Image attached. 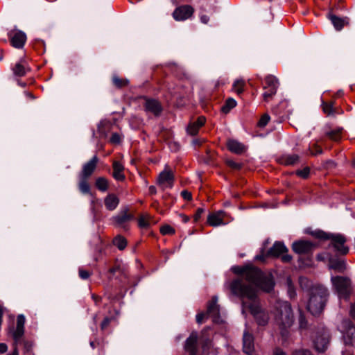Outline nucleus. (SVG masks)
<instances>
[{
	"instance_id": "1",
	"label": "nucleus",
	"mask_w": 355,
	"mask_h": 355,
	"mask_svg": "<svg viewBox=\"0 0 355 355\" xmlns=\"http://www.w3.org/2000/svg\"><path fill=\"white\" fill-rule=\"evenodd\" d=\"M232 270L234 273L241 277L230 283V290L234 295L241 298L246 297L252 301L250 306L251 313L259 326H265V312L261 309L259 302L256 301L258 289H264L265 278L263 272L257 268L250 266H234Z\"/></svg>"
},
{
	"instance_id": "2",
	"label": "nucleus",
	"mask_w": 355,
	"mask_h": 355,
	"mask_svg": "<svg viewBox=\"0 0 355 355\" xmlns=\"http://www.w3.org/2000/svg\"><path fill=\"white\" fill-rule=\"evenodd\" d=\"M275 303V311L274 313L277 324L282 329L281 334L284 339L288 336L286 329L293 323V313L291 304L288 302L276 300L275 297H270Z\"/></svg>"
},
{
	"instance_id": "3",
	"label": "nucleus",
	"mask_w": 355,
	"mask_h": 355,
	"mask_svg": "<svg viewBox=\"0 0 355 355\" xmlns=\"http://www.w3.org/2000/svg\"><path fill=\"white\" fill-rule=\"evenodd\" d=\"M305 232L316 239L329 240V247L333 248L340 255H346L349 252V247L346 245L347 239L343 234L327 233L321 230H313L311 228L306 229Z\"/></svg>"
},
{
	"instance_id": "4",
	"label": "nucleus",
	"mask_w": 355,
	"mask_h": 355,
	"mask_svg": "<svg viewBox=\"0 0 355 355\" xmlns=\"http://www.w3.org/2000/svg\"><path fill=\"white\" fill-rule=\"evenodd\" d=\"M328 296L329 292L327 288L319 284L315 285L309 293L308 310L313 315L320 314L325 306Z\"/></svg>"
},
{
	"instance_id": "5",
	"label": "nucleus",
	"mask_w": 355,
	"mask_h": 355,
	"mask_svg": "<svg viewBox=\"0 0 355 355\" xmlns=\"http://www.w3.org/2000/svg\"><path fill=\"white\" fill-rule=\"evenodd\" d=\"M333 287L338 296L341 298L348 299L352 291V282L349 278L343 276H336L331 278Z\"/></svg>"
},
{
	"instance_id": "6",
	"label": "nucleus",
	"mask_w": 355,
	"mask_h": 355,
	"mask_svg": "<svg viewBox=\"0 0 355 355\" xmlns=\"http://www.w3.org/2000/svg\"><path fill=\"white\" fill-rule=\"evenodd\" d=\"M135 219L134 214L128 207L122 208L115 216L112 217L113 224L127 231L129 230V223Z\"/></svg>"
},
{
	"instance_id": "7",
	"label": "nucleus",
	"mask_w": 355,
	"mask_h": 355,
	"mask_svg": "<svg viewBox=\"0 0 355 355\" xmlns=\"http://www.w3.org/2000/svg\"><path fill=\"white\" fill-rule=\"evenodd\" d=\"M174 175L171 169L166 166L162 171L157 180V184L162 189L171 188L173 185Z\"/></svg>"
},
{
	"instance_id": "8",
	"label": "nucleus",
	"mask_w": 355,
	"mask_h": 355,
	"mask_svg": "<svg viewBox=\"0 0 355 355\" xmlns=\"http://www.w3.org/2000/svg\"><path fill=\"white\" fill-rule=\"evenodd\" d=\"M329 334L326 330H322L315 334L313 337V343L317 351L324 352L329 344Z\"/></svg>"
},
{
	"instance_id": "9",
	"label": "nucleus",
	"mask_w": 355,
	"mask_h": 355,
	"mask_svg": "<svg viewBox=\"0 0 355 355\" xmlns=\"http://www.w3.org/2000/svg\"><path fill=\"white\" fill-rule=\"evenodd\" d=\"M315 248V244L311 241L304 240L295 241L292 244V250L299 254L311 253Z\"/></svg>"
},
{
	"instance_id": "10",
	"label": "nucleus",
	"mask_w": 355,
	"mask_h": 355,
	"mask_svg": "<svg viewBox=\"0 0 355 355\" xmlns=\"http://www.w3.org/2000/svg\"><path fill=\"white\" fill-rule=\"evenodd\" d=\"M194 9L191 6L183 5L175 9L173 12V17L176 21H184L193 16Z\"/></svg>"
},
{
	"instance_id": "11",
	"label": "nucleus",
	"mask_w": 355,
	"mask_h": 355,
	"mask_svg": "<svg viewBox=\"0 0 355 355\" xmlns=\"http://www.w3.org/2000/svg\"><path fill=\"white\" fill-rule=\"evenodd\" d=\"M341 327L345 343L351 345L353 338H355V325L349 320H344Z\"/></svg>"
},
{
	"instance_id": "12",
	"label": "nucleus",
	"mask_w": 355,
	"mask_h": 355,
	"mask_svg": "<svg viewBox=\"0 0 355 355\" xmlns=\"http://www.w3.org/2000/svg\"><path fill=\"white\" fill-rule=\"evenodd\" d=\"M11 44L17 49L22 48L26 40V34L21 31H11L8 34Z\"/></svg>"
},
{
	"instance_id": "13",
	"label": "nucleus",
	"mask_w": 355,
	"mask_h": 355,
	"mask_svg": "<svg viewBox=\"0 0 355 355\" xmlns=\"http://www.w3.org/2000/svg\"><path fill=\"white\" fill-rule=\"evenodd\" d=\"M225 216V212L221 210L211 213L208 215L207 223L212 227L225 225L227 223L224 221Z\"/></svg>"
},
{
	"instance_id": "14",
	"label": "nucleus",
	"mask_w": 355,
	"mask_h": 355,
	"mask_svg": "<svg viewBox=\"0 0 355 355\" xmlns=\"http://www.w3.org/2000/svg\"><path fill=\"white\" fill-rule=\"evenodd\" d=\"M98 162V158L97 157V156H94L89 162H87L83 166V169L80 176L87 178L90 177L94 172Z\"/></svg>"
},
{
	"instance_id": "15",
	"label": "nucleus",
	"mask_w": 355,
	"mask_h": 355,
	"mask_svg": "<svg viewBox=\"0 0 355 355\" xmlns=\"http://www.w3.org/2000/svg\"><path fill=\"white\" fill-rule=\"evenodd\" d=\"M218 297L214 296L208 303L207 315L212 318L214 322H217L219 318V306L217 304Z\"/></svg>"
},
{
	"instance_id": "16",
	"label": "nucleus",
	"mask_w": 355,
	"mask_h": 355,
	"mask_svg": "<svg viewBox=\"0 0 355 355\" xmlns=\"http://www.w3.org/2000/svg\"><path fill=\"white\" fill-rule=\"evenodd\" d=\"M243 350L248 355H253L254 353V340L253 337L249 333L245 331L243 337Z\"/></svg>"
},
{
	"instance_id": "17",
	"label": "nucleus",
	"mask_w": 355,
	"mask_h": 355,
	"mask_svg": "<svg viewBox=\"0 0 355 355\" xmlns=\"http://www.w3.org/2000/svg\"><path fill=\"white\" fill-rule=\"evenodd\" d=\"M227 147L230 151L238 155L242 154L246 150L245 146L235 139H228Z\"/></svg>"
},
{
	"instance_id": "18",
	"label": "nucleus",
	"mask_w": 355,
	"mask_h": 355,
	"mask_svg": "<svg viewBox=\"0 0 355 355\" xmlns=\"http://www.w3.org/2000/svg\"><path fill=\"white\" fill-rule=\"evenodd\" d=\"M205 117L201 116L198 118L196 121L191 122L189 124L187 131V133L191 136H195L198 134L200 128L205 123Z\"/></svg>"
},
{
	"instance_id": "19",
	"label": "nucleus",
	"mask_w": 355,
	"mask_h": 355,
	"mask_svg": "<svg viewBox=\"0 0 355 355\" xmlns=\"http://www.w3.org/2000/svg\"><path fill=\"white\" fill-rule=\"evenodd\" d=\"M197 340L198 335L195 332H193L187 339L185 349L189 352V355H196L197 352Z\"/></svg>"
},
{
	"instance_id": "20",
	"label": "nucleus",
	"mask_w": 355,
	"mask_h": 355,
	"mask_svg": "<svg viewBox=\"0 0 355 355\" xmlns=\"http://www.w3.org/2000/svg\"><path fill=\"white\" fill-rule=\"evenodd\" d=\"M145 109L146 111L153 113L155 116L159 115L162 108L160 103L153 99H148L145 103Z\"/></svg>"
},
{
	"instance_id": "21",
	"label": "nucleus",
	"mask_w": 355,
	"mask_h": 355,
	"mask_svg": "<svg viewBox=\"0 0 355 355\" xmlns=\"http://www.w3.org/2000/svg\"><path fill=\"white\" fill-rule=\"evenodd\" d=\"M113 178L117 181H123L125 178L124 175V166L118 161H114L112 163Z\"/></svg>"
},
{
	"instance_id": "22",
	"label": "nucleus",
	"mask_w": 355,
	"mask_h": 355,
	"mask_svg": "<svg viewBox=\"0 0 355 355\" xmlns=\"http://www.w3.org/2000/svg\"><path fill=\"white\" fill-rule=\"evenodd\" d=\"M119 204V198L114 193H110L104 198V205L109 211H113L116 209Z\"/></svg>"
},
{
	"instance_id": "23",
	"label": "nucleus",
	"mask_w": 355,
	"mask_h": 355,
	"mask_svg": "<svg viewBox=\"0 0 355 355\" xmlns=\"http://www.w3.org/2000/svg\"><path fill=\"white\" fill-rule=\"evenodd\" d=\"M288 251V248L282 242H276L273 246L268 250V255H272L273 257H279L284 253H287Z\"/></svg>"
},
{
	"instance_id": "24",
	"label": "nucleus",
	"mask_w": 355,
	"mask_h": 355,
	"mask_svg": "<svg viewBox=\"0 0 355 355\" xmlns=\"http://www.w3.org/2000/svg\"><path fill=\"white\" fill-rule=\"evenodd\" d=\"M279 85V80L275 76H268V97L276 93Z\"/></svg>"
},
{
	"instance_id": "25",
	"label": "nucleus",
	"mask_w": 355,
	"mask_h": 355,
	"mask_svg": "<svg viewBox=\"0 0 355 355\" xmlns=\"http://www.w3.org/2000/svg\"><path fill=\"white\" fill-rule=\"evenodd\" d=\"M329 19L331 20L334 28L337 31H340L345 24H348V22L345 21V19L338 17L334 15L329 14Z\"/></svg>"
},
{
	"instance_id": "26",
	"label": "nucleus",
	"mask_w": 355,
	"mask_h": 355,
	"mask_svg": "<svg viewBox=\"0 0 355 355\" xmlns=\"http://www.w3.org/2000/svg\"><path fill=\"white\" fill-rule=\"evenodd\" d=\"M329 267L339 272H343L346 269V264L343 260L331 259L329 261Z\"/></svg>"
},
{
	"instance_id": "27",
	"label": "nucleus",
	"mask_w": 355,
	"mask_h": 355,
	"mask_svg": "<svg viewBox=\"0 0 355 355\" xmlns=\"http://www.w3.org/2000/svg\"><path fill=\"white\" fill-rule=\"evenodd\" d=\"M286 286L287 289V293L291 300L295 299L297 293L295 286L290 277H287L286 279Z\"/></svg>"
},
{
	"instance_id": "28",
	"label": "nucleus",
	"mask_w": 355,
	"mask_h": 355,
	"mask_svg": "<svg viewBox=\"0 0 355 355\" xmlns=\"http://www.w3.org/2000/svg\"><path fill=\"white\" fill-rule=\"evenodd\" d=\"M322 109L323 112L327 116H334L336 113V109L334 107V102L329 103L322 101Z\"/></svg>"
},
{
	"instance_id": "29",
	"label": "nucleus",
	"mask_w": 355,
	"mask_h": 355,
	"mask_svg": "<svg viewBox=\"0 0 355 355\" xmlns=\"http://www.w3.org/2000/svg\"><path fill=\"white\" fill-rule=\"evenodd\" d=\"M299 161V156L295 154L286 155L282 157V163L285 165H294Z\"/></svg>"
},
{
	"instance_id": "30",
	"label": "nucleus",
	"mask_w": 355,
	"mask_h": 355,
	"mask_svg": "<svg viewBox=\"0 0 355 355\" xmlns=\"http://www.w3.org/2000/svg\"><path fill=\"white\" fill-rule=\"evenodd\" d=\"M245 85V81L243 79H237L234 82L232 89L237 94L240 95L243 92Z\"/></svg>"
},
{
	"instance_id": "31",
	"label": "nucleus",
	"mask_w": 355,
	"mask_h": 355,
	"mask_svg": "<svg viewBox=\"0 0 355 355\" xmlns=\"http://www.w3.org/2000/svg\"><path fill=\"white\" fill-rule=\"evenodd\" d=\"M299 285L302 290L307 291L309 293H311L312 287L315 286L313 285L312 282L305 277H300L299 278Z\"/></svg>"
},
{
	"instance_id": "32",
	"label": "nucleus",
	"mask_w": 355,
	"mask_h": 355,
	"mask_svg": "<svg viewBox=\"0 0 355 355\" xmlns=\"http://www.w3.org/2000/svg\"><path fill=\"white\" fill-rule=\"evenodd\" d=\"M95 185L96 188L103 192L108 189V180L103 177H99L96 180Z\"/></svg>"
},
{
	"instance_id": "33",
	"label": "nucleus",
	"mask_w": 355,
	"mask_h": 355,
	"mask_svg": "<svg viewBox=\"0 0 355 355\" xmlns=\"http://www.w3.org/2000/svg\"><path fill=\"white\" fill-rule=\"evenodd\" d=\"M87 178L80 176V181L78 183V189L83 194H87L90 192V187L87 181Z\"/></svg>"
},
{
	"instance_id": "34",
	"label": "nucleus",
	"mask_w": 355,
	"mask_h": 355,
	"mask_svg": "<svg viewBox=\"0 0 355 355\" xmlns=\"http://www.w3.org/2000/svg\"><path fill=\"white\" fill-rule=\"evenodd\" d=\"M113 244L117 247L119 250H123L127 245V240L121 235H117L113 239Z\"/></svg>"
},
{
	"instance_id": "35",
	"label": "nucleus",
	"mask_w": 355,
	"mask_h": 355,
	"mask_svg": "<svg viewBox=\"0 0 355 355\" xmlns=\"http://www.w3.org/2000/svg\"><path fill=\"white\" fill-rule=\"evenodd\" d=\"M112 83L116 87L122 88L128 85L129 80L126 78H122L116 75H114L112 77Z\"/></svg>"
},
{
	"instance_id": "36",
	"label": "nucleus",
	"mask_w": 355,
	"mask_h": 355,
	"mask_svg": "<svg viewBox=\"0 0 355 355\" xmlns=\"http://www.w3.org/2000/svg\"><path fill=\"white\" fill-rule=\"evenodd\" d=\"M138 226L142 229H147L150 226V216L148 214L141 215L138 218Z\"/></svg>"
},
{
	"instance_id": "37",
	"label": "nucleus",
	"mask_w": 355,
	"mask_h": 355,
	"mask_svg": "<svg viewBox=\"0 0 355 355\" xmlns=\"http://www.w3.org/2000/svg\"><path fill=\"white\" fill-rule=\"evenodd\" d=\"M15 75L18 76H24L26 75L27 69L21 63H17L12 69Z\"/></svg>"
},
{
	"instance_id": "38",
	"label": "nucleus",
	"mask_w": 355,
	"mask_h": 355,
	"mask_svg": "<svg viewBox=\"0 0 355 355\" xmlns=\"http://www.w3.org/2000/svg\"><path fill=\"white\" fill-rule=\"evenodd\" d=\"M343 128H337L333 130L327 131L326 135L334 141H338L341 137Z\"/></svg>"
},
{
	"instance_id": "39",
	"label": "nucleus",
	"mask_w": 355,
	"mask_h": 355,
	"mask_svg": "<svg viewBox=\"0 0 355 355\" xmlns=\"http://www.w3.org/2000/svg\"><path fill=\"white\" fill-rule=\"evenodd\" d=\"M236 105V101L232 98H229L226 100L225 105L222 107V111L224 113H228L230 110L234 108Z\"/></svg>"
},
{
	"instance_id": "40",
	"label": "nucleus",
	"mask_w": 355,
	"mask_h": 355,
	"mask_svg": "<svg viewBox=\"0 0 355 355\" xmlns=\"http://www.w3.org/2000/svg\"><path fill=\"white\" fill-rule=\"evenodd\" d=\"M299 328L300 329H306L308 327V322L305 318V316L302 313H300L299 315Z\"/></svg>"
},
{
	"instance_id": "41",
	"label": "nucleus",
	"mask_w": 355,
	"mask_h": 355,
	"mask_svg": "<svg viewBox=\"0 0 355 355\" xmlns=\"http://www.w3.org/2000/svg\"><path fill=\"white\" fill-rule=\"evenodd\" d=\"M160 232L163 235L167 234H173L175 233V230L168 225H165L160 228Z\"/></svg>"
},
{
	"instance_id": "42",
	"label": "nucleus",
	"mask_w": 355,
	"mask_h": 355,
	"mask_svg": "<svg viewBox=\"0 0 355 355\" xmlns=\"http://www.w3.org/2000/svg\"><path fill=\"white\" fill-rule=\"evenodd\" d=\"M24 333V328L17 327H16V329L13 333V338L15 342H18L19 340L21 338Z\"/></svg>"
},
{
	"instance_id": "43",
	"label": "nucleus",
	"mask_w": 355,
	"mask_h": 355,
	"mask_svg": "<svg viewBox=\"0 0 355 355\" xmlns=\"http://www.w3.org/2000/svg\"><path fill=\"white\" fill-rule=\"evenodd\" d=\"M310 173V168L309 167H305L302 170H298L296 171V174L302 178H307Z\"/></svg>"
},
{
	"instance_id": "44",
	"label": "nucleus",
	"mask_w": 355,
	"mask_h": 355,
	"mask_svg": "<svg viewBox=\"0 0 355 355\" xmlns=\"http://www.w3.org/2000/svg\"><path fill=\"white\" fill-rule=\"evenodd\" d=\"M309 150L311 154L313 155H316L322 153V148L317 144H314L312 147H310Z\"/></svg>"
},
{
	"instance_id": "45",
	"label": "nucleus",
	"mask_w": 355,
	"mask_h": 355,
	"mask_svg": "<svg viewBox=\"0 0 355 355\" xmlns=\"http://www.w3.org/2000/svg\"><path fill=\"white\" fill-rule=\"evenodd\" d=\"M268 294H269L271 291V290L275 286V282L274 279L270 274H268Z\"/></svg>"
},
{
	"instance_id": "46",
	"label": "nucleus",
	"mask_w": 355,
	"mask_h": 355,
	"mask_svg": "<svg viewBox=\"0 0 355 355\" xmlns=\"http://www.w3.org/2000/svg\"><path fill=\"white\" fill-rule=\"evenodd\" d=\"M78 273H79V277L82 279H87L91 275V272H89V271H87L86 270H84L83 268H80L78 270Z\"/></svg>"
},
{
	"instance_id": "47",
	"label": "nucleus",
	"mask_w": 355,
	"mask_h": 355,
	"mask_svg": "<svg viewBox=\"0 0 355 355\" xmlns=\"http://www.w3.org/2000/svg\"><path fill=\"white\" fill-rule=\"evenodd\" d=\"M226 163L230 167L234 169H240L241 167V164L237 163L232 159H227Z\"/></svg>"
},
{
	"instance_id": "48",
	"label": "nucleus",
	"mask_w": 355,
	"mask_h": 355,
	"mask_svg": "<svg viewBox=\"0 0 355 355\" xmlns=\"http://www.w3.org/2000/svg\"><path fill=\"white\" fill-rule=\"evenodd\" d=\"M293 355H313L308 349H299L293 352Z\"/></svg>"
},
{
	"instance_id": "49",
	"label": "nucleus",
	"mask_w": 355,
	"mask_h": 355,
	"mask_svg": "<svg viewBox=\"0 0 355 355\" xmlns=\"http://www.w3.org/2000/svg\"><path fill=\"white\" fill-rule=\"evenodd\" d=\"M25 317L23 315H19L17 319V327L24 328Z\"/></svg>"
},
{
	"instance_id": "50",
	"label": "nucleus",
	"mask_w": 355,
	"mask_h": 355,
	"mask_svg": "<svg viewBox=\"0 0 355 355\" xmlns=\"http://www.w3.org/2000/svg\"><path fill=\"white\" fill-rule=\"evenodd\" d=\"M205 212V209L202 207L198 208L196 214H194L193 218L196 222L198 221L201 218L202 214Z\"/></svg>"
},
{
	"instance_id": "51",
	"label": "nucleus",
	"mask_w": 355,
	"mask_h": 355,
	"mask_svg": "<svg viewBox=\"0 0 355 355\" xmlns=\"http://www.w3.org/2000/svg\"><path fill=\"white\" fill-rule=\"evenodd\" d=\"M111 320H112L111 318H108V317L105 318L101 324V329L102 330H105L110 324Z\"/></svg>"
},
{
	"instance_id": "52",
	"label": "nucleus",
	"mask_w": 355,
	"mask_h": 355,
	"mask_svg": "<svg viewBox=\"0 0 355 355\" xmlns=\"http://www.w3.org/2000/svg\"><path fill=\"white\" fill-rule=\"evenodd\" d=\"M266 125V114H263L261 116V118L260 119L259 121L257 123V126L259 128H264Z\"/></svg>"
},
{
	"instance_id": "53",
	"label": "nucleus",
	"mask_w": 355,
	"mask_h": 355,
	"mask_svg": "<svg viewBox=\"0 0 355 355\" xmlns=\"http://www.w3.org/2000/svg\"><path fill=\"white\" fill-rule=\"evenodd\" d=\"M292 256L287 253H284L281 255V259L284 263H289L292 260Z\"/></svg>"
},
{
	"instance_id": "54",
	"label": "nucleus",
	"mask_w": 355,
	"mask_h": 355,
	"mask_svg": "<svg viewBox=\"0 0 355 355\" xmlns=\"http://www.w3.org/2000/svg\"><path fill=\"white\" fill-rule=\"evenodd\" d=\"M200 19L202 24H207L208 22L209 21L210 18L208 15L203 14V13H200Z\"/></svg>"
},
{
	"instance_id": "55",
	"label": "nucleus",
	"mask_w": 355,
	"mask_h": 355,
	"mask_svg": "<svg viewBox=\"0 0 355 355\" xmlns=\"http://www.w3.org/2000/svg\"><path fill=\"white\" fill-rule=\"evenodd\" d=\"M181 196L184 200H190L192 198L191 193L187 190H184L181 192Z\"/></svg>"
},
{
	"instance_id": "56",
	"label": "nucleus",
	"mask_w": 355,
	"mask_h": 355,
	"mask_svg": "<svg viewBox=\"0 0 355 355\" xmlns=\"http://www.w3.org/2000/svg\"><path fill=\"white\" fill-rule=\"evenodd\" d=\"M110 141L114 144H118L121 141L120 136L116 133L112 134Z\"/></svg>"
},
{
	"instance_id": "57",
	"label": "nucleus",
	"mask_w": 355,
	"mask_h": 355,
	"mask_svg": "<svg viewBox=\"0 0 355 355\" xmlns=\"http://www.w3.org/2000/svg\"><path fill=\"white\" fill-rule=\"evenodd\" d=\"M207 315V313L205 314V313H198L197 315H196V321L198 323H201L202 321H203V319Z\"/></svg>"
},
{
	"instance_id": "58",
	"label": "nucleus",
	"mask_w": 355,
	"mask_h": 355,
	"mask_svg": "<svg viewBox=\"0 0 355 355\" xmlns=\"http://www.w3.org/2000/svg\"><path fill=\"white\" fill-rule=\"evenodd\" d=\"M349 314L350 316L355 320V304H351Z\"/></svg>"
},
{
	"instance_id": "59",
	"label": "nucleus",
	"mask_w": 355,
	"mask_h": 355,
	"mask_svg": "<svg viewBox=\"0 0 355 355\" xmlns=\"http://www.w3.org/2000/svg\"><path fill=\"white\" fill-rule=\"evenodd\" d=\"M8 349V347L5 343H0V353H5Z\"/></svg>"
},
{
	"instance_id": "60",
	"label": "nucleus",
	"mask_w": 355,
	"mask_h": 355,
	"mask_svg": "<svg viewBox=\"0 0 355 355\" xmlns=\"http://www.w3.org/2000/svg\"><path fill=\"white\" fill-rule=\"evenodd\" d=\"M119 269H120L119 266H114V267L110 268L108 272H109L110 275H114L116 271L119 270Z\"/></svg>"
},
{
	"instance_id": "61",
	"label": "nucleus",
	"mask_w": 355,
	"mask_h": 355,
	"mask_svg": "<svg viewBox=\"0 0 355 355\" xmlns=\"http://www.w3.org/2000/svg\"><path fill=\"white\" fill-rule=\"evenodd\" d=\"M273 355H286V354L280 349H276L273 352Z\"/></svg>"
},
{
	"instance_id": "62",
	"label": "nucleus",
	"mask_w": 355,
	"mask_h": 355,
	"mask_svg": "<svg viewBox=\"0 0 355 355\" xmlns=\"http://www.w3.org/2000/svg\"><path fill=\"white\" fill-rule=\"evenodd\" d=\"M180 217L184 223H187L189 220V217L184 214H180Z\"/></svg>"
},
{
	"instance_id": "63",
	"label": "nucleus",
	"mask_w": 355,
	"mask_h": 355,
	"mask_svg": "<svg viewBox=\"0 0 355 355\" xmlns=\"http://www.w3.org/2000/svg\"><path fill=\"white\" fill-rule=\"evenodd\" d=\"M148 190L150 194H155L157 193V189L155 186L149 187Z\"/></svg>"
},
{
	"instance_id": "64",
	"label": "nucleus",
	"mask_w": 355,
	"mask_h": 355,
	"mask_svg": "<svg viewBox=\"0 0 355 355\" xmlns=\"http://www.w3.org/2000/svg\"><path fill=\"white\" fill-rule=\"evenodd\" d=\"M256 259H257V260H261V261H265V256H264V254H261L257 255V256L256 257Z\"/></svg>"
}]
</instances>
